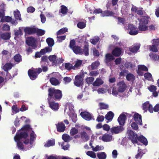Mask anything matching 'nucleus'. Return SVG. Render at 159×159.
I'll return each mask as SVG.
<instances>
[{
    "label": "nucleus",
    "mask_w": 159,
    "mask_h": 159,
    "mask_svg": "<svg viewBox=\"0 0 159 159\" xmlns=\"http://www.w3.org/2000/svg\"><path fill=\"white\" fill-rule=\"evenodd\" d=\"M74 84L77 87H80L83 84V79L80 75H76L75 77Z\"/></svg>",
    "instance_id": "nucleus-10"
},
{
    "label": "nucleus",
    "mask_w": 159,
    "mask_h": 159,
    "mask_svg": "<svg viewBox=\"0 0 159 159\" xmlns=\"http://www.w3.org/2000/svg\"><path fill=\"white\" fill-rule=\"evenodd\" d=\"M72 80V79L70 77H65L63 79V81L65 84H68Z\"/></svg>",
    "instance_id": "nucleus-62"
},
{
    "label": "nucleus",
    "mask_w": 159,
    "mask_h": 159,
    "mask_svg": "<svg viewBox=\"0 0 159 159\" xmlns=\"http://www.w3.org/2000/svg\"><path fill=\"white\" fill-rule=\"evenodd\" d=\"M28 136V134L26 131L20 132L19 130L16 133L14 137V140L17 143V146L18 148L22 151H26L30 149L33 146L34 141L36 138V135L34 134L33 131H32L30 134V140H25L24 141L25 145L23 143L20 141L22 139H25Z\"/></svg>",
    "instance_id": "nucleus-1"
},
{
    "label": "nucleus",
    "mask_w": 159,
    "mask_h": 159,
    "mask_svg": "<svg viewBox=\"0 0 159 159\" xmlns=\"http://www.w3.org/2000/svg\"><path fill=\"white\" fill-rule=\"evenodd\" d=\"M104 149V147L102 146H99L97 145L95 147H94L93 150L94 152L102 150Z\"/></svg>",
    "instance_id": "nucleus-56"
},
{
    "label": "nucleus",
    "mask_w": 159,
    "mask_h": 159,
    "mask_svg": "<svg viewBox=\"0 0 159 159\" xmlns=\"http://www.w3.org/2000/svg\"><path fill=\"white\" fill-rule=\"evenodd\" d=\"M143 110L145 111L148 110L150 113L153 112L152 106L149 104V102H146L144 103L143 104Z\"/></svg>",
    "instance_id": "nucleus-12"
},
{
    "label": "nucleus",
    "mask_w": 159,
    "mask_h": 159,
    "mask_svg": "<svg viewBox=\"0 0 159 159\" xmlns=\"http://www.w3.org/2000/svg\"><path fill=\"white\" fill-rule=\"evenodd\" d=\"M14 14L16 19L20 20V11L18 10L14 11Z\"/></svg>",
    "instance_id": "nucleus-41"
},
{
    "label": "nucleus",
    "mask_w": 159,
    "mask_h": 159,
    "mask_svg": "<svg viewBox=\"0 0 159 159\" xmlns=\"http://www.w3.org/2000/svg\"><path fill=\"white\" fill-rule=\"evenodd\" d=\"M49 107L54 111H57L59 108V104L52 101V100H48Z\"/></svg>",
    "instance_id": "nucleus-13"
},
{
    "label": "nucleus",
    "mask_w": 159,
    "mask_h": 159,
    "mask_svg": "<svg viewBox=\"0 0 159 159\" xmlns=\"http://www.w3.org/2000/svg\"><path fill=\"white\" fill-rule=\"evenodd\" d=\"M138 69L141 70H142L145 71H148V68L144 65H138Z\"/></svg>",
    "instance_id": "nucleus-51"
},
{
    "label": "nucleus",
    "mask_w": 159,
    "mask_h": 159,
    "mask_svg": "<svg viewBox=\"0 0 159 159\" xmlns=\"http://www.w3.org/2000/svg\"><path fill=\"white\" fill-rule=\"evenodd\" d=\"M127 133L133 143L134 144L137 143L138 140L145 145L146 146L148 145L147 140L143 136L141 135L138 137L137 134L134 133L133 131L130 130H128Z\"/></svg>",
    "instance_id": "nucleus-2"
},
{
    "label": "nucleus",
    "mask_w": 159,
    "mask_h": 159,
    "mask_svg": "<svg viewBox=\"0 0 159 159\" xmlns=\"http://www.w3.org/2000/svg\"><path fill=\"white\" fill-rule=\"evenodd\" d=\"M81 138L83 140L87 141L89 140V137L87 134L85 132H83L80 133Z\"/></svg>",
    "instance_id": "nucleus-32"
},
{
    "label": "nucleus",
    "mask_w": 159,
    "mask_h": 159,
    "mask_svg": "<svg viewBox=\"0 0 159 159\" xmlns=\"http://www.w3.org/2000/svg\"><path fill=\"white\" fill-rule=\"evenodd\" d=\"M48 92V100L53 99L59 100L62 97L61 91L59 89H56L52 88L49 89Z\"/></svg>",
    "instance_id": "nucleus-3"
},
{
    "label": "nucleus",
    "mask_w": 159,
    "mask_h": 159,
    "mask_svg": "<svg viewBox=\"0 0 159 159\" xmlns=\"http://www.w3.org/2000/svg\"><path fill=\"white\" fill-rule=\"evenodd\" d=\"M1 35V39L5 40L9 39L11 37L10 33L8 32L3 33Z\"/></svg>",
    "instance_id": "nucleus-29"
},
{
    "label": "nucleus",
    "mask_w": 159,
    "mask_h": 159,
    "mask_svg": "<svg viewBox=\"0 0 159 159\" xmlns=\"http://www.w3.org/2000/svg\"><path fill=\"white\" fill-rule=\"evenodd\" d=\"M97 157L99 159H105L107 155L104 152H100L97 153Z\"/></svg>",
    "instance_id": "nucleus-37"
},
{
    "label": "nucleus",
    "mask_w": 159,
    "mask_h": 159,
    "mask_svg": "<svg viewBox=\"0 0 159 159\" xmlns=\"http://www.w3.org/2000/svg\"><path fill=\"white\" fill-rule=\"evenodd\" d=\"M70 136L66 134H63L62 136V139L66 142H68L70 140Z\"/></svg>",
    "instance_id": "nucleus-38"
},
{
    "label": "nucleus",
    "mask_w": 159,
    "mask_h": 159,
    "mask_svg": "<svg viewBox=\"0 0 159 159\" xmlns=\"http://www.w3.org/2000/svg\"><path fill=\"white\" fill-rule=\"evenodd\" d=\"M12 67V64L11 63H7L3 67V69L6 72L11 70Z\"/></svg>",
    "instance_id": "nucleus-30"
},
{
    "label": "nucleus",
    "mask_w": 159,
    "mask_h": 159,
    "mask_svg": "<svg viewBox=\"0 0 159 159\" xmlns=\"http://www.w3.org/2000/svg\"><path fill=\"white\" fill-rule=\"evenodd\" d=\"M99 38L98 36L94 37L93 39L90 40V42L93 44L95 45L98 42Z\"/></svg>",
    "instance_id": "nucleus-42"
},
{
    "label": "nucleus",
    "mask_w": 159,
    "mask_h": 159,
    "mask_svg": "<svg viewBox=\"0 0 159 159\" xmlns=\"http://www.w3.org/2000/svg\"><path fill=\"white\" fill-rule=\"evenodd\" d=\"M152 44L156 45V46L159 45V39H153L152 40Z\"/></svg>",
    "instance_id": "nucleus-64"
},
{
    "label": "nucleus",
    "mask_w": 159,
    "mask_h": 159,
    "mask_svg": "<svg viewBox=\"0 0 159 159\" xmlns=\"http://www.w3.org/2000/svg\"><path fill=\"white\" fill-rule=\"evenodd\" d=\"M15 33V38H18L19 36L23 34L21 30L19 28L18 30H14Z\"/></svg>",
    "instance_id": "nucleus-36"
},
{
    "label": "nucleus",
    "mask_w": 159,
    "mask_h": 159,
    "mask_svg": "<svg viewBox=\"0 0 159 159\" xmlns=\"http://www.w3.org/2000/svg\"><path fill=\"white\" fill-rule=\"evenodd\" d=\"M149 56L150 58L153 59L155 60H159V56H158L157 54L151 52L149 54Z\"/></svg>",
    "instance_id": "nucleus-48"
},
{
    "label": "nucleus",
    "mask_w": 159,
    "mask_h": 159,
    "mask_svg": "<svg viewBox=\"0 0 159 159\" xmlns=\"http://www.w3.org/2000/svg\"><path fill=\"white\" fill-rule=\"evenodd\" d=\"M72 49L74 52L76 54L84 55L86 56H88L89 54L88 44H85L84 45V49H82L79 46H75Z\"/></svg>",
    "instance_id": "nucleus-5"
},
{
    "label": "nucleus",
    "mask_w": 159,
    "mask_h": 159,
    "mask_svg": "<svg viewBox=\"0 0 159 159\" xmlns=\"http://www.w3.org/2000/svg\"><path fill=\"white\" fill-rule=\"evenodd\" d=\"M114 59V57L111 54L107 53L105 56V62L106 65L108 66H111L112 64L111 61Z\"/></svg>",
    "instance_id": "nucleus-11"
},
{
    "label": "nucleus",
    "mask_w": 159,
    "mask_h": 159,
    "mask_svg": "<svg viewBox=\"0 0 159 159\" xmlns=\"http://www.w3.org/2000/svg\"><path fill=\"white\" fill-rule=\"evenodd\" d=\"M157 46L153 44L152 46H150L149 49L151 51L156 52L158 51V49Z\"/></svg>",
    "instance_id": "nucleus-54"
},
{
    "label": "nucleus",
    "mask_w": 159,
    "mask_h": 159,
    "mask_svg": "<svg viewBox=\"0 0 159 159\" xmlns=\"http://www.w3.org/2000/svg\"><path fill=\"white\" fill-rule=\"evenodd\" d=\"M52 48L51 47H46L42 49L41 52L43 55L47 52H49L52 51Z\"/></svg>",
    "instance_id": "nucleus-33"
},
{
    "label": "nucleus",
    "mask_w": 159,
    "mask_h": 159,
    "mask_svg": "<svg viewBox=\"0 0 159 159\" xmlns=\"http://www.w3.org/2000/svg\"><path fill=\"white\" fill-rule=\"evenodd\" d=\"M133 118L137 124L140 125H142V117L138 113H135L133 116Z\"/></svg>",
    "instance_id": "nucleus-16"
},
{
    "label": "nucleus",
    "mask_w": 159,
    "mask_h": 159,
    "mask_svg": "<svg viewBox=\"0 0 159 159\" xmlns=\"http://www.w3.org/2000/svg\"><path fill=\"white\" fill-rule=\"evenodd\" d=\"M99 105L101 109H107L108 108V105L103 103H100Z\"/></svg>",
    "instance_id": "nucleus-59"
},
{
    "label": "nucleus",
    "mask_w": 159,
    "mask_h": 159,
    "mask_svg": "<svg viewBox=\"0 0 159 159\" xmlns=\"http://www.w3.org/2000/svg\"><path fill=\"white\" fill-rule=\"evenodd\" d=\"M42 71V69L40 68L34 70L30 69L28 71V75L31 80H34L37 78V75L40 73Z\"/></svg>",
    "instance_id": "nucleus-6"
},
{
    "label": "nucleus",
    "mask_w": 159,
    "mask_h": 159,
    "mask_svg": "<svg viewBox=\"0 0 159 159\" xmlns=\"http://www.w3.org/2000/svg\"><path fill=\"white\" fill-rule=\"evenodd\" d=\"M36 42V40L34 38L31 37L26 39V43L28 46L32 47L33 49H35L37 48Z\"/></svg>",
    "instance_id": "nucleus-8"
},
{
    "label": "nucleus",
    "mask_w": 159,
    "mask_h": 159,
    "mask_svg": "<svg viewBox=\"0 0 159 159\" xmlns=\"http://www.w3.org/2000/svg\"><path fill=\"white\" fill-rule=\"evenodd\" d=\"M121 49L118 47L116 48L112 52V54L115 57H119L121 54Z\"/></svg>",
    "instance_id": "nucleus-20"
},
{
    "label": "nucleus",
    "mask_w": 159,
    "mask_h": 159,
    "mask_svg": "<svg viewBox=\"0 0 159 159\" xmlns=\"http://www.w3.org/2000/svg\"><path fill=\"white\" fill-rule=\"evenodd\" d=\"M11 20V17L9 16H3L0 21L2 22H10Z\"/></svg>",
    "instance_id": "nucleus-43"
},
{
    "label": "nucleus",
    "mask_w": 159,
    "mask_h": 159,
    "mask_svg": "<svg viewBox=\"0 0 159 159\" xmlns=\"http://www.w3.org/2000/svg\"><path fill=\"white\" fill-rule=\"evenodd\" d=\"M86 21L85 20L79 21L77 24V27L80 29H83L86 27Z\"/></svg>",
    "instance_id": "nucleus-25"
},
{
    "label": "nucleus",
    "mask_w": 159,
    "mask_h": 159,
    "mask_svg": "<svg viewBox=\"0 0 159 159\" xmlns=\"http://www.w3.org/2000/svg\"><path fill=\"white\" fill-rule=\"evenodd\" d=\"M61 12L63 14H66L67 12V8L65 6L62 5L61 6Z\"/></svg>",
    "instance_id": "nucleus-58"
},
{
    "label": "nucleus",
    "mask_w": 159,
    "mask_h": 159,
    "mask_svg": "<svg viewBox=\"0 0 159 159\" xmlns=\"http://www.w3.org/2000/svg\"><path fill=\"white\" fill-rule=\"evenodd\" d=\"M112 136L111 135L106 133L103 135L101 139L104 142H109L112 140Z\"/></svg>",
    "instance_id": "nucleus-19"
},
{
    "label": "nucleus",
    "mask_w": 159,
    "mask_h": 159,
    "mask_svg": "<svg viewBox=\"0 0 159 159\" xmlns=\"http://www.w3.org/2000/svg\"><path fill=\"white\" fill-rule=\"evenodd\" d=\"M50 81L51 84L54 85H57L59 84L58 80L55 78H51Z\"/></svg>",
    "instance_id": "nucleus-40"
},
{
    "label": "nucleus",
    "mask_w": 159,
    "mask_h": 159,
    "mask_svg": "<svg viewBox=\"0 0 159 159\" xmlns=\"http://www.w3.org/2000/svg\"><path fill=\"white\" fill-rule=\"evenodd\" d=\"M126 79L129 81H134L135 79V76L132 74L129 73L126 76Z\"/></svg>",
    "instance_id": "nucleus-47"
},
{
    "label": "nucleus",
    "mask_w": 159,
    "mask_h": 159,
    "mask_svg": "<svg viewBox=\"0 0 159 159\" xmlns=\"http://www.w3.org/2000/svg\"><path fill=\"white\" fill-rule=\"evenodd\" d=\"M78 131L77 129L75 128H72L70 131V134L71 136H73L78 133Z\"/></svg>",
    "instance_id": "nucleus-50"
},
{
    "label": "nucleus",
    "mask_w": 159,
    "mask_h": 159,
    "mask_svg": "<svg viewBox=\"0 0 159 159\" xmlns=\"http://www.w3.org/2000/svg\"><path fill=\"white\" fill-rule=\"evenodd\" d=\"M78 41L80 43L84 42L86 43V44H87V43H88V41H87L86 38L84 36L79 37Z\"/></svg>",
    "instance_id": "nucleus-35"
},
{
    "label": "nucleus",
    "mask_w": 159,
    "mask_h": 159,
    "mask_svg": "<svg viewBox=\"0 0 159 159\" xmlns=\"http://www.w3.org/2000/svg\"><path fill=\"white\" fill-rule=\"evenodd\" d=\"M37 34L39 36L43 35L45 33V31L41 29H36V32Z\"/></svg>",
    "instance_id": "nucleus-61"
},
{
    "label": "nucleus",
    "mask_w": 159,
    "mask_h": 159,
    "mask_svg": "<svg viewBox=\"0 0 159 159\" xmlns=\"http://www.w3.org/2000/svg\"><path fill=\"white\" fill-rule=\"evenodd\" d=\"M82 64V61L80 60H78L76 61L75 65L73 66L74 69L76 68H78Z\"/></svg>",
    "instance_id": "nucleus-53"
},
{
    "label": "nucleus",
    "mask_w": 159,
    "mask_h": 159,
    "mask_svg": "<svg viewBox=\"0 0 159 159\" xmlns=\"http://www.w3.org/2000/svg\"><path fill=\"white\" fill-rule=\"evenodd\" d=\"M100 64V63L99 61H95L92 63L91 65L89 66L88 68L89 69L93 70L96 69Z\"/></svg>",
    "instance_id": "nucleus-23"
},
{
    "label": "nucleus",
    "mask_w": 159,
    "mask_h": 159,
    "mask_svg": "<svg viewBox=\"0 0 159 159\" xmlns=\"http://www.w3.org/2000/svg\"><path fill=\"white\" fill-rule=\"evenodd\" d=\"M114 114L111 111H110L107 113L105 116L106 119L108 120V121L107 122V123L109 121H111L112 120L114 117Z\"/></svg>",
    "instance_id": "nucleus-24"
},
{
    "label": "nucleus",
    "mask_w": 159,
    "mask_h": 159,
    "mask_svg": "<svg viewBox=\"0 0 159 159\" xmlns=\"http://www.w3.org/2000/svg\"><path fill=\"white\" fill-rule=\"evenodd\" d=\"M66 38V36H58L57 35V41L59 42H61L63 40L65 39Z\"/></svg>",
    "instance_id": "nucleus-63"
},
{
    "label": "nucleus",
    "mask_w": 159,
    "mask_h": 159,
    "mask_svg": "<svg viewBox=\"0 0 159 159\" xmlns=\"http://www.w3.org/2000/svg\"><path fill=\"white\" fill-rule=\"evenodd\" d=\"M126 116L123 113L120 114L118 119V121L119 124L121 125H123L125 123Z\"/></svg>",
    "instance_id": "nucleus-18"
},
{
    "label": "nucleus",
    "mask_w": 159,
    "mask_h": 159,
    "mask_svg": "<svg viewBox=\"0 0 159 159\" xmlns=\"http://www.w3.org/2000/svg\"><path fill=\"white\" fill-rule=\"evenodd\" d=\"M48 59L49 61L52 62V63L54 64H56L57 60V56L55 55H50L48 57Z\"/></svg>",
    "instance_id": "nucleus-34"
},
{
    "label": "nucleus",
    "mask_w": 159,
    "mask_h": 159,
    "mask_svg": "<svg viewBox=\"0 0 159 159\" xmlns=\"http://www.w3.org/2000/svg\"><path fill=\"white\" fill-rule=\"evenodd\" d=\"M57 131L59 132H63L65 130L66 127L64 124L62 122H59L56 124Z\"/></svg>",
    "instance_id": "nucleus-15"
},
{
    "label": "nucleus",
    "mask_w": 159,
    "mask_h": 159,
    "mask_svg": "<svg viewBox=\"0 0 159 159\" xmlns=\"http://www.w3.org/2000/svg\"><path fill=\"white\" fill-rule=\"evenodd\" d=\"M94 80V78L93 77H87L86 79V81L88 84H92Z\"/></svg>",
    "instance_id": "nucleus-60"
},
{
    "label": "nucleus",
    "mask_w": 159,
    "mask_h": 159,
    "mask_svg": "<svg viewBox=\"0 0 159 159\" xmlns=\"http://www.w3.org/2000/svg\"><path fill=\"white\" fill-rule=\"evenodd\" d=\"M46 42L48 43V47H51L52 49V47L54 45V43L53 39L50 38H48L46 39Z\"/></svg>",
    "instance_id": "nucleus-31"
},
{
    "label": "nucleus",
    "mask_w": 159,
    "mask_h": 159,
    "mask_svg": "<svg viewBox=\"0 0 159 159\" xmlns=\"http://www.w3.org/2000/svg\"><path fill=\"white\" fill-rule=\"evenodd\" d=\"M14 59L16 62L19 63L22 61L21 56L20 54H17L14 56Z\"/></svg>",
    "instance_id": "nucleus-39"
},
{
    "label": "nucleus",
    "mask_w": 159,
    "mask_h": 159,
    "mask_svg": "<svg viewBox=\"0 0 159 159\" xmlns=\"http://www.w3.org/2000/svg\"><path fill=\"white\" fill-rule=\"evenodd\" d=\"M87 155L90 157L94 158L96 157V154L95 152L92 151H88L86 152Z\"/></svg>",
    "instance_id": "nucleus-49"
},
{
    "label": "nucleus",
    "mask_w": 159,
    "mask_h": 159,
    "mask_svg": "<svg viewBox=\"0 0 159 159\" xmlns=\"http://www.w3.org/2000/svg\"><path fill=\"white\" fill-rule=\"evenodd\" d=\"M65 68L68 70H70L72 69H74V67L72 65L69 63H67L65 64Z\"/></svg>",
    "instance_id": "nucleus-57"
},
{
    "label": "nucleus",
    "mask_w": 159,
    "mask_h": 159,
    "mask_svg": "<svg viewBox=\"0 0 159 159\" xmlns=\"http://www.w3.org/2000/svg\"><path fill=\"white\" fill-rule=\"evenodd\" d=\"M103 83L102 80L100 78H97L96 80L93 83L94 86H99Z\"/></svg>",
    "instance_id": "nucleus-28"
},
{
    "label": "nucleus",
    "mask_w": 159,
    "mask_h": 159,
    "mask_svg": "<svg viewBox=\"0 0 159 159\" xmlns=\"http://www.w3.org/2000/svg\"><path fill=\"white\" fill-rule=\"evenodd\" d=\"M55 141L54 140H48L44 145L45 147H49L52 146L55 144Z\"/></svg>",
    "instance_id": "nucleus-44"
},
{
    "label": "nucleus",
    "mask_w": 159,
    "mask_h": 159,
    "mask_svg": "<svg viewBox=\"0 0 159 159\" xmlns=\"http://www.w3.org/2000/svg\"><path fill=\"white\" fill-rule=\"evenodd\" d=\"M149 17L148 16H141L140 18H138V20L139 21V29L141 31H145L148 28L146 25L148 24V19Z\"/></svg>",
    "instance_id": "nucleus-4"
},
{
    "label": "nucleus",
    "mask_w": 159,
    "mask_h": 159,
    "mask_svg": "<svg viewBox=\"0 0 159 159\" xmlns=\"http://www.w3.org/2000/svg\"><path fill=\"white\" fill-rule=\"evenodd\" d=\"M68 29L67 28H63L58 31L57 33V35H59L62 34H64L65 33L67 32Z\"/></svg>",
    "instance_id": "nucleus-45"
},
{
    "label": "nucleus",
    "mask_w": 159,
    "mask_h": 159,
    "mask_svg": "<svg viewBox=\"0 0 159 159\" xmlns=\"http://www.w3.org/2000/svg\"><path fill=\"white\" fill-rule=\"evenodd\" d=\"M119 93L116 88L114 87L112 88V92L111 94L114 96H117V95H120L119 94Z\"/></svg>",
    "instance_id": "nucleus-52"
},
{
    "label": "nucleus",
    "mask_w": 159,
    "mask_h": 159,
    "mask_svg": "<svg viewBox=\"0 0 159 159\" xmlns=\"http://www.w3.org/2000/svg\"><path fill=\"white\" fill-rule=\"evenodd\" d=\"M24 31L26 33L29 34L36 33V29L30 27H26L24 29Z\"/></svg>",
    "instance_id": "nucleus-22"
},
{
    "label": "nucleus",
    "mask_w": 159,
    "mask_h": 159,
    "mask_svg": "<svg viewBox=\"0 0 159 159\" xmlns=\"http://www.w3.org/2000/svg\"><path fill=\"white\" fill-rule=\"evenodd\" d=\"M118 90L120 93H123L125 90L126 85L124 81H120L118 83Z\"/></svg>",
    "instance_id": "nucleus-14"
},
{
    "label": "nucleus",
    "mask_w": 159,
    "mask_h": 159,
    "mask_svg": "<svg viewBox=\"0 0 159 159\" xmlns=\"http://www.w3.org/2000/svg\"><path fill=\"white\" fill-rule=\"evenodd\" d=\"M66 107H68L69 111L68 112V113H71L74 112V107L72 103L70 102L68 103V104L66 105Z\"/></svg>",
    "instance_id": "nucleus-46"
},
{
    "label": "nucleus",
    "mask_w": 159,
    "mask_h": 159,
    "mask_svg": "<svg viewBox=\"0 0 159 159\" xmlns=\"http://www.w3.org/2000/svg\"><path fill=\"white\" fill-rule=\"evenodd\" d=\"M124 129L123 127L120 126L112 127L110 130L112 134H117L121 132Z\"/></svg>",
    "instance_id": "nucleus-9"
},
{
    "label": "nucleus",
    "mask_w": 159,
    "mask_h": 159,
    "mask_svg": "<svg viewBox=\"0 0 159 159\" xmlns=\"http://www.w3.org/2000/svg\"><path fill=\"white\" fill-rule=\"evenodd\" d=\"M144 76L146 79L148 80L152 81V75L149 73H147L144 74Z\"/></svg>",
    "instance_id": "nucleus-55"
},
{
    "label": "nucleus",
    "mask_w": 159,
    "mask_h": 159,
    "mask_svg": "<svg viewBox=\"0 0 159 159\" xmlns=\"http://www.w3.org/2000/svg\"><path fill=\"white\" fill-rule=\"evenodd\" d=\"M80 115L84 119L87 120H89L91 119V114L87 112H81Z\"/></svg>",
    "instance_id": "nucleus-21"
},
{
    "label": "nucleus",
    "mask_w": 159,
    "mask_h": 159,
    "mask_svg": "<svg viewBox=\"0 0 159 159\" xmlns=\"http://www.w3.org/2000/svg\"><path fill=\"white\" fill-rule=\"evenodd\" d=\"M114 15V13L111 11L107 10L104 11L101 14L102 17L112 16Z\"/></svg>",
    "instance_id": "nucleus-27"
},
{
    "label": "nucleus",
    "mask_w": 159,
    "mask_h": 159,
    "mask_svg": "<svg viewBox=\"0 0 159 159\" xmlns=\"http://www.w3.org/2000/svg\"><path fill=\"white\" fill-rule=\"evenodd\" d=\"M68 113L72 121L73 122H76L77 119L76 114L75 113V112L71 113Z\"/></svg>",
    "instance_id": "nucleus-26"
},
{
    "label": "nucleus",
    "mask_w": 159,
    "mask_h": 159,
    "mask_svg": "<svg viewBox=\"0 0 159 159\" xmlns=\"http://www.w3.org/2000/svg\"><path fill=\"white\" fill-rule=\"evenodd\" d=\"M125 28L131 35H134L138 33L135 27L132 24H129L128 26H125Z\"/></svg>",
    "instance_id": "nucleus-7"
},
{
    "label": "nucleus",
    "mask_w": 159,
    "mask_h": 159,
    "mask_svg": "<svg viewBox=\"0 0 159 159\" xmlns=\"http://www.w3.org/2000/svg\"><path fill=\"white\" fill-rule=\"evenodd\" d=\"M140 47V44L139 43H136L129 48V50L133 53H136L139 49Z\"/></svg>",
    "instance_id": "nucleus-17"
}]
</instances>
